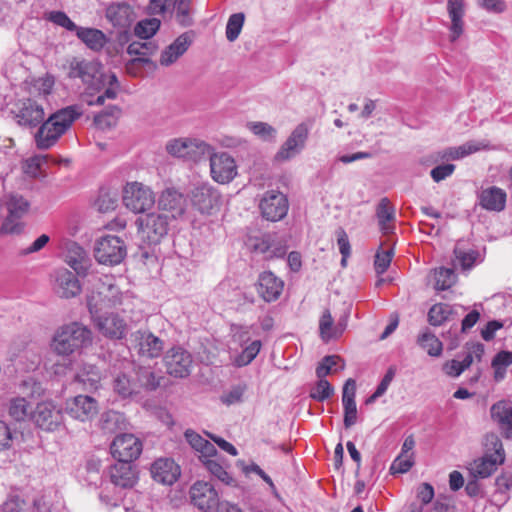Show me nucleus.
I'll return each instance as SVG.
<instances>
[{
    "label": "nucleus",
    "instance_id": "obj_51",
    "mask_svg": "<svg viewBox=\"0 0 512 512\" xmlns=\"http://www.w3.org/2000/svg\"><path fill=\"white\" fill-rule=\"evenodd\" d=\"M418 344L427 351L430 356H440L442 353V343L430 332H423L418 337Z\"/></svg>",
    "mask_w": 512,
    "mask_h": 512
},
{
    "label": "nucleus",
    "instance_id": "obj_44",
    "mask_svg": "<svg viewBox=\"0 0 512 512\" xmlns=\"http://www.w3.org/2000/svg\"><path fill=\"white\" fill-rule=\"evenodd\" d=\"M133 377L137 385V394L141 389L155 390L160 385V377L157 376L150 367L134 366Z\"/></svg>",
    "mask_w": 512,
    "mask_h": 512
},
{
    "label": "nucleus",
    "instance_id": "obj_24",
    "mask_svg": "<svg viewBox=\"0 0 512 512\" xmlns=\"http://www.w3.org/2000/svg\"><path fill=\"white\" fill-rule=\"evenodd\" d=\"M190 498L192 503L204 512L217 510L219 501L218 492L214 486L208 482L197 481L190 488Z\"/></svg>",
    "mask_w": 512,
    "mask_h": 512
},
{
    "label": "nucleus",
    "instance_id": "obj_54",
    "mask_svg": "<svg viewBox=\"0 0 512 512\" xmlns=\"http://www.w3.org/2000/svg\"><path fill=\"white\" fill-rule=\"evenodd\" d=\"M340 364V369H344V362L338 355L325 356L316 368L317 378H325L327 375L332 373L334 367Z\"/></svg>",
    "mask_w": 512,
    "mask_h": 512
},
{
    "label": "nucleus",
    "instance_id": "obj_31",
    "mask_svg": "<svg viewBox=\"0 0 512 512\" xmlns=\"http://www.w3.org/2000/svg\"><path fill=\"white\" fill-rule=\"evenodd\" d=\"M180 467L169 458L157 459L151 467V474L155 481L172 485L180 476Z\"/></svg>",
    "mask_w": 512,
    "mask_h": 512
},
{
    "label": "nucleus",
    "instance_id": "obj_57",
    "mask_svg": "<svg viewBox=\"0 0 512 512\" xmlns=\"http://www.w3.org/2000/svg\"><path fill=\"white\" fill-rule=\"evenodd\" d=\"M244 20L245 16L243 13H235L229 17L226 25V38L230 42H233L238 38L244 25Z\"/></svg>",
    "mask_w": 512,
    "mask_h": 512
},
{
    "label": "nucleus",
    "instance_id": "obj_35",
    "mask_svg": "<svg viewBox=\"0 0 512 512\" xmlns=\"http://www.w3.org/2000/svg\"><path fill=\"white\" fill-rule=\"evenodd\" d=\"M447 12L451 20L449 27L450 41L455 42L464 31V15H465V2L464 0H448Z\"/></svg>",
    "mask_w": 512,
    "mask_h": 512
},
{
    "label": "nucleus",
    "instance_id": "obj_36",
    "mask_svg": "<svg viewBox=\"0 0 512 512\" xmlns=\"http://www.w3.org/2000/svg\"><path fill=\"white\" fill-rule=\"evenodd\" d=\"M135 17L133 8L126 3H114L106 9V18L114 27L128 28Z\"/></svg>",
    "mask_w": 512,
    "mask_h": 512
},
{
    "label": "nucleus",
    "instance_id": "obj_1",
    "mask_svg": "<svg viewBox=\"0 0 512 512\" xmlns=\"http://www.w3.org/2000/svg\"><path fill=\"white\" fill-rule=\"evenodd\" d=\"M68 76L72 79H81L88 89L97 92L103 90V93L87 100L90 106L103 105L107 99L114 100L118 95L120 85L117 76L114 73L104 74L101 64L97 61L72 59L69 63Z\"/></svg>",
    "mask_w": 512,
    "mask_h": 512
},
{
    "label": "nucleus",
    "instance_id": "obj_22",
    "mask_svg": "<svg viewBox=\"0 0 512 512\" xmlns=\"http://www.w3.org/2000/svg\"><path fill=\"white\" fill-rule=\"evenodd\" d=\"M132 347L140 356L147 358L159 357L164 349V342L148 330H137L130 336Z\"/></svg>",
    "mask_w": 512,
    "mask_h": 512
},
{
    "label": "nucleus",
    "instance_id": "obj_27",
    "mask_svg": "<svg viewBox=\"0 0 512 512\" xmlns=\"http://www.w3.org/2000/svg\"><path fill=\"white\" fill-rule=\"evenodd\" d=\"M164 12H170L175 21L183 27L193 24L192 0H165L159 10V13Z\"/></svg>",
    "mask_w": 512,
    "mask_h": 512
},
{
    "label": "nucleus",
    "instance_id": "obj_60",
    "mask_svg": "<svg viewBox=\"0 0 512 512\" xmlns=\"http://www.w3.org/2000/svg\"><path fill=\"white\" fill-rule=\"evenodd\" d=\"M394 251L392 248L388 250L378 251L375 255L374 267L377 274H383L389 268L392 261Z\"/></svg>",
    "mask_w": 512,
    "mask_h": 512
},
{
    "label": "nucleus",
    "instance_id": "obj_53",
    "mask_svg": "<svg viewBox=\"0 0 512 512\" xmlns=\"http://www.w3.org/2000/svg\"><path fill=\"white\" fill-rule=\"evenodd\" d=\"M451 312L450 305L444 303L435 304L428 312V321L433 326H440L448 320Z\"/></svg>",
    "mask_w": 512,
    "mask_h": 512
},
{
    "label": "nucleus",
    "instance_id": "obj_8",
    "mask_svg": "<svg viewBox=\"0 0 512 512\" xmlns=\"http://www.w3.org/2000/svg\"><path fill=\"white\" fill-rule=\"evenodd\" d=\"M167 152L178 158L198 162L212 151V146L197 138H174L167 142Z\"/></svg>",
    "mask_w": 512,
    "mask_h": 512
},
{
    "label": "nucleus",
    "instance_id": "obj_7",
    "mask_svg": "<svg viewBox=\"0 0 512 512\" xmlns=\"http://www.w3.org/2000/svg\"><path fill=\"white\" fill-rule=\"evenodd\" d=\"M485 447V455L471 465V472L476 477H489L505 460L502 442L496 434H488L485 437Z\"/></svg>",
    "mask_w": 512,
    "mask_h": 512
},
{
    "label": "nucleus",
    "instance_id": "obj_13",
    "mask_svg": "<svg viewBox=\"0 0 512 512\" xmlns=\"http://www.w3.org/2000/svg\"><path fill=\"white\" fill-rule=\"evenodd\" d=\"M65 413L72 419L86 423L92 421L99 413L98 401L88 395H77L66 399Z\"/></svg>",
    "mask_w": 512,
    "mask_h": 512
},
{
    "label": "nucleus",
    "instance_id": "obj_59",
    "mask_svg": "<svg viewBox=\"0 0 512 512\" xmlns=\"http://www.w3.org/2000/svg\"><path fill=\"white\" fill-rule=\"evenodd\" d=\"M204 465L206 469L220 481L225 484L232 482V477L215 459H206Z\"/></svg>",
    "mask_w": 512,
    "mask_h": 512
},
{
    "label": "nucleus",
    "instance_id": "obj_15",
    "mask_svg": "<svg viewBox=\"0 0 512 512\" xmlns=\"http://www.w3.org/2000/svg\"><path fill=\"white\" fill-rule=\"evenodd\" d=\"M259 209L266 220L280 221L288 213V199L285 194L278 190L266 191L260 199Z\"/></svg>",
    "mask_w": 512,
    "mask_h": 512
},
{
    "label": "nucleus",
    "instance_id": "obj_33",
    "mask_svg": "<svg viewBox=\"0 0 512 512\" xmlns=\"http://www.w3.org/2000/svg\"><path fill=\"white\" fill-rule=\"evenodd\" d=\"M105 377L103 371L94 364L83 363L75 374V382L87 391H96Z\"/></svg>",
    "mask_w": 512,
    "mask_h": 512
},
{
    "label": "nucleus",
    "instance_id": "obj_41",
    "mask_svg": "<svg viewBox=\"0 0 512 512\" xmlns=\"http://www.w3.org/2000/svg\"><path fill=\"white\" fill-rule=\"evenodd\" d=\"M479 201L486 210L501 211L505 207L506 193L498 187H490L482 190Z\"/></svg>",
    "mask_w": 512,
    "mask_h": 512
},
{
    "label": "nucleus",
    "instance_id": "obj_45",
    "mask_svg": "<svg viewBox=\"0 0 512 512\" xmlns=\"http://www.w3.org/2000/svg\"><path fill=\"white\" fill-rule=\"evenodd\" d=\"M455 266L459 265L463 270L471 269L476 263L481 262L479 252L463 248V243L458 242L454 248Z\"/></svg>",
    "mask_w": 512,
    "mask_h": 512
},
{
    "label": "nucleus",
    "instance_id": "obj_52",
    "mask_svg": "<svg viewBox=\"0 0 512 512\" xmlns=\"http://www.w3.org/2000/svg\"><path fill=\"white\" fill-rule=\"evenodd\" d=\"M247 128L257 137L264 141H273L277 136V130L266 122H248Z\"/></svg>",
    "mask_w": 512,
    "mask_h": 512
},
{
    "label": "nucleus",
    "instance_id": "obj_20",
    "mask_svg": "<svg viewBox=\"0 0 512 512\" xmlns=\"http://www.w3.org/2000/svg\"><path fill=\"white\" fill-rule=\"evenodd\" d=\"M142 442L133 434H119L111 443L112 456L120 462H132L142 452Z\"/></svg>",
    "mask_w": 512,
    "mask_h": 512
},
{
    "label": "nucleus",
    "instance_id": "obj_4",
    "mask_svg": "<svg viewBox=\"0 0 512 512\" xmlns=\"http://www.w3.org/2000/svg\"><path fill=\"white\" fill-rule=\"evenodd\" d=\"M124 294L112 283L110 277L99 279L98 283L87 296L90 315L100 314L123 304Z\"/></svg>",
    "mask_w": 512,
    "mask_h": 512
},
{
    "label": "nucleus",
    "instance_id": "obj_6",
    "mask_svg": "<svg viewBox=\"0 0 512 512\" xmlns=\"http://www.w3.org/2000/svg\"><path fill=\"white\" fill-rule=\"evenodd\" d=\"M122 202L130 212L144 215L154 208L156 198L151 187L138 181H130L123 187Z\"/></svg>",
    "mask_w": 512,
    "mask_h": 512
},
{
    "label": "nucleus",
    "instance_id": "obj_43",
    "mask_svg": "<svg viewBox=\"0 0 512 512\" xmlns=\"http://www.w3.org/2000/svg\"><path fill=\"white\" fill-rule=\"evenodd\" d=\"M376 217L379 228L384 234H389L393 231L396 220L395 208L387 198L381 199L377 205Z\"/></svg>",
    "mask_w": 512,
    "mask_h": 512
},
{
    "label": "nucleus",
    "instance_id": "obj_10",
    "mask_svg": "<svg viewBox=\"0 0 512 512\" xmlns=\"http://www.w3.org/2000/svg\"><path fill=\"white\" fill-rule=\"evenodd\" d=\"M311 128V121L299 123L280 146L279 150L275 154V161L285 162L299 155L306 146Z\"/></svg>",
    "mask_w": 512,
    "mask_h": 512
},
{
    "label": "nucleus",
    "instance_id": "obj_12",
    "mask_svg": "<svg viewBox=\"0 0 512 512\" xmlns=\"http://www.w3.org/2000/svg\"><path fill=\"white\" fill-rule=\"evenodd\" d=\"M210 162L211 178L218 184H228L238 175L235 159L227 152H210L207 154Z\"/></svg>",
    "mask_w": 512,
    "mask_h": 512
},
{
    "label": "nucleus",
    "instance_id": "obj_63",
    "mask_svg": "<svg viewBox=\"0 0 512 512\" xmlns=\"http://www.w3.org/2000/svg\"><path fill=\"white\" fill-rule=\"evenodd\" d=\"M13 438L14 433L10 426L5 421L0 420V451L11 448Z\"/></svg>",
    "mask_w": 512,
    "mask_h": 512
},
{
    "label": "nucleus",
    "instance_id": "obj_46",
    "mask_svg": "<svg viewBox=\"0 0 512 512\" xmlns=\"http://www.w3.org/2000/svg\"><path fill=\"white\" fill-rule=\"evenodd\" d=\"M487 147H488V142L486 140H480V141L470 140V141L465 142L461 146L450 148L448 155L452 159H461L470 154L484 150Z\"/></svg>",
    "mask_w": 512,
    "mask_h": 512
},
{
    "label": "nucleus",
    "instance_id": "obj_29",
    "mask_svg": "<svg viewBox=\"0 0 512 512\" xmlns=\"http://www.w3.org/2000/svg\"><path fill=\"white\" fill-rule=\"evenodd\" d=\"M284 282L274 273L265 271L259 275L257 292L266 302L276 301L282 294Z\"/></svg>",
    "mask_w": 512,
    "mask_h": 512
},
{
    "label": "nucleus",
    "instance_id": "obj_3",
    "mask_svg": "<svg viewBox=\"0 0 512 512\" xmlns=\"http://www.w3.org/2000/svg\"><path fill=\"white\" fill-rule=\"evenodd\" d=\"M81 114L77 106H68L50 115L35 135L37 147L44 150L52 147Z\"/></svg>",
    "mask_w": 512,
    "mask_h": 512
},
{
    "label": "nucleus",
    "instance_id": "obj_48",
    "mask_svg": "<svg viewBox=\"0 0 512 512\" xmlns=\"http://www.w3.org/2000/svg\"><path fill=\"white\" fill-rule=\"evenodd\" d=\"M261 341L254 340L249 345L243 348L241 353L235 356L232 360V363L236 367H244L250 364L258 355L261 349Z\"/></svg>",
    "mask_w": 512,
    "mask_h": 512
},
{
    "label": "nucleus",
    "instance_id": "obj_2",
    "mask_svg": "<svg viewBox=\"0 0 512 512\" xmlns=\"http://www.w3.org/2000/svg\"><path fill=\"white\" fill-rule=\"evenodd\" d=\"M92 342V331L84 324L74 321L56 329L50 342V348L58 356L68 357L74 353H80Z\"/></svg>",
    "mask_w": 512,
    "mask_h": 512
},
{
    "label": "nucleus",
    "instance_id": "obj_40",
    "mask_svg": "<svg viewBox=\"0 0 512 512\" xmlns=\"http://www.w3.org/2000/svg\"><path fill=\"white\" fill-rule=\"evenodd\" d=\"M7 413L16 422L32 420L33 408L25 397L16 396L9 399Z\"/></svg>",
    "mask_w": 512,
    "mask_h": 512
},
{
    "label": "nucleus",
    "instance_id": "obj_17",
    "mask_svg": "<svg viewBox=\"0 0 512 512\" xmlns=\"http://www.w3.org/2000/svg\"><path fill=\"white\" fill-rule=\"evenodd\" d=\"M13 113L17 123L25 127H36L43 122L45 117L43 103L32 98L19 100Z\"/></svg>",
    "mask_w": 512,
    "mask_h": 512
},
{
    "label": "nucleus",
    "instance_id": "obj_42",
    "mask_svg": "<svg viewBox=\"0 0 512 512\" xmlns=\"http://www.w3.org/2000/svg\"><path fill=\"white\" fill-rule=\"evenodd\" d=\"M76 36L92 51L99 52L106 45L108 39L99 29L79 27Z\"/></svg>",
    "mask_w": 512,
    "mask_h": 512
},
{
    "label": "nucleus",
    "instance_id": "obj_62",
    "mask_svg": "<svg viewBox=\"0 0 512 512\" xmlns=\"http://www.w3.org/2000/svg\"><path fill=\"white\" fill-rule=\"evenodd\" d=\"M344 410L343 423L346 429L357 422V406L355 401L342 402Z\"/></svg>",
    "mask_w": 512,
    "mask_h": 512
},
{
    "label": "nucleus",
    "instance_id": "obj_39",
    "mask_svg": "<svg viewBox=\"0 0 512 512\" xmlns=\"http://www.w3.org/2000/svg\"><path fill=\"white\" fill-rule=\"evenodd\" d=\"M347 326V316L341 318L337 326L333 325V318L329 310H325L319 322V330L321 338L324 341H329L333 338L339 337Z\"/></svg>",
    "mask_w": 512,
    "mask_h": 512
},
{
    "label": "nucleus",
    "instance_id": "obj_61",
    "mask_svg": "<svg viewBox=\"0 0 512 512\" xmlns=\"http://www.w3.org/2000/svg\"><path fill=\"white\" fill-rule=\"evenodd\" d=\"M246 390V385L238 384L231 387L228 391H225L220 399L221 402L226 405H232L239 403L242 400L243 394Z\"/></svg>",
    "mask_w": 512,
    "mask_h": 512
},
{
    "label": "nucleus",
    "instance_id": "obj_18",
    "mask_svg": "<svg viewBox=\"0 0 512 512\" xmlns=\"http://www.w3.org/2000/svg\"><path fill=\"white\" fill-rule=\"evenodd\" d=\"M190 200L201 214L210 215L219 208L221 196L209 183H202L191 190Z\"/></svg>",
    "mask_w": 512,
    "mask_h": 512
},
{
    "label": "nucleus",
    "instance_id": "obj_25",
    "mask_svg": "<svg viewBox=\"0 0 512 512\" xmlns=\"http://www.w3.org/2000/svg\"><path fill=\"white\" fill-rule=\"evenodd\" d=\"M52 287L55 294L65 299L78 296L82 290L78 278L66 268L54 272Z\"/></svg>",
    "mask_w": 512,
    "mask_h": 512
},
{
    "label": "nucleus",
    "instance_id": "obj_5",
    "mask_svg": "<svg viewBox=\"0 0 512 512\" xmlns=\"http://www.w3.org/2000/svg\"><path fill=\"white\" fill-rule=\"evenodd\" d=\"M170 220L168 215L152 210L139 216L135 225L140 240L149 246L159 244L169 232Z\"/></svg>",
    "mask_w": 512,
    "mask_h": 512
},
{
    "label": "nucleus",
    "instance_id": "obj_23",
    "mask_svg": "<svg viewBox=\"0 0 512 512\" xmlns=\"http://www.w3.org/2000/svg\"><path fill=\"white\" fill-rule=\"evenodd\" d=\"M64 261L80 277L91 273L92 260L83 247L74 241H69L64 248Z\"/></svg>",
    "mask_w": 512,
    "mask_h": 512
},
{
    "label": "nucleus",
    "instance_id": "obj_49",
    "mask_svg": "<svg viewBox=\"0 0 512 512\" xmlns=\"http://www.w3.org/2000/svg\"><path fill=\"white\" fill-rule=\"evenodd\" d=\"M434 288L444 291L451 288L456 282V275L452 268L440 267L434 270Z\"/></svg>",
    "mask_w": 512,
    "mask_h": 512
},
{
    "label": "nucleus",
    "instance_id": "obj_14",
    "mask_svg": "<svg viewBox=\"0 0 512 512\" xmlns=\"http://www.w3.org/2000/svg\"><path fill=\"white\" fill-rule=\"evenodd\" d=\"M92 322L98 332L105 338L120 340L128 331L126 321L114 312H103L91 315Z\"/></svg>",
    "mask_w": 512,
    "mask_h": 512
},
{
    "label": "nucleus",
    "instance_id": "obj_32",
    "mask_svg": "<svg viewBox=\"0 0 512 512\" xmlns=\"http://www.w3.org/2000/svg\"><path fill=\"white\" fill-rule=\"evenodd\" d=\"M192 43L188 33L178 36L169 46H167L160 55L159 63L161 66L168 67L176 63L177 60L185 54Z\"/></svg>",
    "mask_w": 512,
    "mask_h": 512
},
{
    "label": "nucleus",
    "instance_id": "obj_19",
    "mask_svg": "<svg viewBox=\"0 0 512 512\" xmlns=\"http://www.w3.org/2000/svg\"><path fill=\"white\" fill-rule=\"evenodd\" d=\"M32 421L42 430L55 431L63 423L62 411L53 401H42L33 409Z\"/></svg>",
    "mask_w": 512,
    "mask_h": 512
},
{
    "label": "nucleus",
    "instance_id": "obj_28",
    "mask_svg": "<svg viewBox=\"0 0 512 512\" xmlns=\"http://www.w3.org/2000/svg\"><path fill=\"white\" fill-rule=\"evenodd\" d=\"M483 354V344L473 343L467 347L466 354L462 360L453 359L450 362H447L443 369L447 375L458 377L465 369L470 367L475 360L481 361Z\"/></svg>",
    "mask_w": 512,
    "mask_h": 512
},
{
    "label": "nucleus",
    "instance_id": "obj_30",
    "mask_svg": "<svg viewBox=\"0 0 512 512\" xmlns=\"http://www.w3.org/2000/svg\"><path fill=\"white\" fill-rule=\"evenodd\" d=\"M54 84L55 78L50 74H45L41 77H30L26 79L24 89L29 94L28 98L44 103L51 94Z\"/></svg>",
    "mask_w": 512,
    "mask_h": 512
},
{
    "label": "nucleus",
    "instance_id": "obj_55",
    "mask_svg": "<svg viewBox=\"0 0 512 512\" xmlns=\"http://www.w3.org/2000/svg\"><path fill=\"white\" fill-rule=\"evenodd\" d=\"M512 364V352L501 351L492 360V367L495 372V379L501 380L504 378L506 369Z\"/></svg>",
    "mask_w": 512,
    "mask_h": 512
},
{
    "label": "nucleus",
    "instance_id": "obj_9",
    "mask_svg": "<svg viewBox=\"0 0 512 512\" xmlns=\"http://www.w3.org/2000/svg\"><path fill=\"white\" fill-rule=\"evenodd\" d=\"M127 249L124 241L112 235H106L96 240L94 257L98 263L114 266L120 264L126 257Z\"/></svg>",
    "mask_w": 512,
    "mask_h": 512
},
{
    "label": "nucleus",
    "instance_id": "obj_58",
    "mask_svg": "<svg viewBox=\"0 0 512 512\" xmlns=\"http://www.w3.org/2000/svg\"><path fill=\"white\" fill-rule=\"evenodd\" d=\"M46 19L71 32H76L79 28L63 11H50L46 13Z\"/></svg>",
    "mask_w": 512,
    "mask_h": 512
},
{
    "label": "nucleus",
    "instance_id": "obj_26",
    "mask_svg": "<svg viewBox=\"0 0 512 512\" xmlns=\"http://www.w3.org/2000/svg\"><path fill=\"white\" fill-rule=\"evenodd\" d=\"M158 209L169 212L171 219L180 218L186 212V199L176 189L167 188L158 197Z\"/></svg>",
    "mask_w": 512,
    "mask_h": 512
},
{
    "label": "nucleus",
    "instance_id": "obj_50",
    "mask_svg": "<svg viewBox=\"0 0 512 512\" xmlns=\"http://www.w3.org/2000/svg\"><path fill=\"white\" fill-rule=\"evenodd\" d=\"M160 25L161 22L157 18L144 19L136 24L134 33L141 39H149L156 34Z\"/></svg>",
    "mask_w": 512,
    "mask_h": 512
},
{
    "label": "nucleus",
    "instance_id": "obj_56",
    "mask_svg": "<svg viewBox=\"0 0 512 512\" xmlns=\"http://www.w3.org/2000/svg\"><path fill=\"white\" fill-rule=\"evenodd\" d=\"M333 394L334 388L325 378H318V381L310 390V397L319 402L325 401Z\"/></svg>",
    "mask_w": 512,
    "mask_h": 512
},
{
    "label": "nucleus",
    "instance_id": "obj_38",
    "mask_svg": "<svg viewBox=\"0 0 512 512\" xmlns=\"http://www.w3.org/2000/svg\"><path fill=\"white\" fill-rule=\"evenodd\" d=\"M110 479L115 486L122 488L132 487L136 482V477L130 462L116 463L110 468Z\"/></svg>",
    "mask_w": 512,
    "mask_h": 512
},
{
    "label": "nucleus",
    "instance_id": "obj_16",
    "mask_svg": "<svg viewBox=\"0 0 512 512\" xmlns=\"http://www.w3.org/2000/svg\"><path fill=\"white\" fill-rule=\"evenodd\" d=\"M29 206V202L21 195H10L6 201L8 215L2 224L1 232L6 234L19 233L23 227L20 219L28 212Z\"/></svg>",
    "mask_w": 512,
    "mask_h": 512
},
{
    "label": "nucleus",
    "instance_id": "obj_64",
    "mask_svg": "<svg viewBox=\"0 0 512 512\" xmlns=\"http://www.w3.org/2000/svg\"><path fill=\"white\" fill-rule=\"evenodd\" d=\"M454 170H455L454 164L438 165L431 170L430 175H431L432 179L438 183L442 180H445L449 176H451L453 174Z\"/></svg>",
    "mask_w": 512,
    "mask_h": 512
},
{
    "label": "nucleus",
    "instance_id": "obj_21",
    "mask_svg": "<svg viewBox=\"0 0 512 512\" xmlns=\"http://www.w3.org/2000/svg\"><path fill=\"white\" fill-rule=\"evenodd\" d=\"M163 360L167 373L173 377L184 378L191 373L192 355L180 346L170 348Z\"/></svg>",
    "mask_w": 512,
    "mask_h": 512
},
{
    "label": "nucleus",
    "instance_id": "obj_47",
    "mask_svg": "<svg viewBox=\"0 0 512 512\" xmlns=\"http://www.w3.org/2000/svg\"><path fill=\"white\" fill-rule=\"evenodd\" d=\"M156 49L155 45L152 42H132L129 44L127 48V53L131 56H139L134 58L129 65H134L136 63H147L149 59L148 55L152 54Z\"/></svg>",
    "mask_w": 512,
    "mask_h": 512
},
{
    "label": "nucleus",
    "instance_id": "obj_37",
    "mask_svg": "<svg viewBox=\"0 0 512 512\" xmlns=\"http://www.w3.org/2000/svg\"><path fill=\"white\" fill-rule=\"evenodd\" d=\"M491 418L498 425L505 437H512V406L506 401H499L491 407Z\"/></svg>",
    "mask_w": 512,
    "mask_h": 512
},
{
    "label": "nucleus",
    "instance_id": "obj_34",
    "mask_svg": "<svg viewBox=\"0 0 512 512\" xmlns=\"http://www.w3.org/2000/svg\"><path fill=\"white\" fill-rule=\"evenodd\" d=\"M44 497L35 499L32 504L26 503L17 495H11L1 506V512H49Z\"/></svg>",
    "mask_w": 512,
    "mask_h": 512
},
{
    "label": "nucleus",
    "instance_id": "obj_11",
    "mask_svg": "<svg viewBox=\"0 0 512 512\" xmlns=\"http://www.w3.org/2000/svg\"><path fill=\"white\" fill-rule=\"evenodd\" d=\"M133 373L134 363L125 358L117 360L111 367L113 390L122 398L137 394Z\"/></svg>",
    "mask_w": 512,
    "mask_h": 512
}]
</instances>
